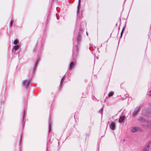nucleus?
Returning <instances> with one entry per match:
<instances>
[{
  "label": "nucleus",
  "mask_w": 151,
  "mask_h": 151,
  "mask_svg": "<svg viewBox=\"0 0 151 151\" xmlns=\"http://www.w3.org/2000/svg\"><path fill=\"white\" fill-rule=\"evenodd\" d=\"M139 128L137 127H132L130 128V130L131 132L133 133L136 132L139 129Z\"/></svg>",
  "instance_id": "1"
},
{
  "label": "nucleus",
  "mask_w": 151,
  "mask_h": 151,
  "mask_svg": "<svg viewBox=\"0 0 151 151\" xmlns=\"http://www.w3.org/2000/svg\"><path fill=\"white\" fill-rule=\"evenodd\" d=\"M30 81L29 80H25L22 82L23 84H25L26 85V88H27L28 87V86L29 84Z\"/></svg>",
  "instance_id": "2"
},
{
  "label": "nucleus",
  "mask_w": 151,
  "mask_h": 151,
  "mask_svg": "<svg viewBox=\"0 0 151 151\" xmlns=\"http://www.w3.org/2000/svg\"><path fill=\"white\" fill-rule=\"evenodd\" d=\"M116 125V124L115 122H112L111 124H110V127L111 129L112 130H114L115 129Z\"/></svg>",
  "instance_id": "3"
},
{
  "label": "nucleus",
  "mask_w": 151,
  "mask_h": 151,
  "mask_svg": "<svg viewBox=\"0 0 151 151\" xmlns=\"http://www.w3.org/2000/svg\"><path fill=\"white\" fill-rule=\"evenodd\" d=\"M139 109V107L138 106L136 107L135 110L132 113V115L133 116H135L138 112Z\"/></svg>",
  "instance_id": "4"
},
{
  "label": "nucleus",
  "mask_w": 151,
  "mask_h": 151,
  "mask_svg": "<svg viewBox=\"0 0 151 151\" xmlns=\"http://www.w3.org/2000/svg\"><path fill=\"white\" fill-rule=\"evenodd\" d=\"M150 146V145L148 144L147 146L144 147V148L141 150V151H148L149 150Z\"/></svg>",
  "instance_id": "5"
},
{
  "label": "nucleus",
  "mask_w": 151,
  "mask_h": 151,
  "mask_svg": "<svg viewBox=\"0 0 151 151\" xmlns=\"http://www.w3.org/2000/svg\"><path fill=\"white\" fill-rule=\"evenodd\" d=\"M81 0H78V6H77V12L78 13L79 12L80 8Z\"/></svg>",
  "instance_id": "6"
},
{
  "label": "nucleus",
  "mask_w": 151,
  "mask_h": 151,
  "mask_svg": "<svg viewBox=\"0 0 151 151\" xmlns=\"http://www.w3.org/2000/svg\"><path fill=\"white\" fill-rule=\"evenodd\" d=\"M19 45H16L14 46L12 50V51L13 52H15L16 50L19 48Z\"/></svg>",
  "instance_id": "7"
},
{
  "label": "nucleus",
  "mask_w": 151,
  "mask_h": 151,
  "mask_svg": "<svg viewBox=\"0 0 151 151\" xmlns=\"http://www.w3.org/2000/svg\"><path fill=\"white\" fill-rule=\"evenodd\" d=\"M74 63V62L73 61H72L71 62L69 68V70H70V71L71 70H72Z\"/></svg>",
  "instance_id": "8"
},
{
  "label": "nucleus",
  "mask_w": 151,
  "mask_h": 151,
  "mask_svg": "<svg viewBox=\"0 0 151 151\" xmlns=\"http://www.w3.org/2000/svg\"><path fill=\"white\" fill-rule=\"evenodd\" d=\"M124 118H125V117L124 116H120L119 119V123H121L124 119Z\"/></svg>",
  "instance_id": "9"
},
{
  "label": "nucleus",
  "mask_w": 151,
  "mask_h": 151,
  "mask_svg": "<svg viewBox=\"0 0 151 151\" xmlns=\"http://www.w3.org/2000/svg\"><path fill=\"white\" fill-rule=\"evenodd\" d=\"M65 78V76L64 75L63 78H62L61 80V82H60V86H61V84H62V83H63V81H64V79Z\"/></svg>",
  "instance_id": "10"
},
{
  "label": "nucleus",
  "mask_w": 151,
  "mask_h": 151,
  "mask_svg": "<svg viewBox=\"0 0 151 151\" xmlns=\"http://www.w3.org/2000/svg\"><path fill=\"white\" fill-rule=\"evenodd\" d=\"M38 61H37L36 62V64H35V67L34 68V69H33V72H35V69H36V67L37 66V65L38 64Z\"/></svg>",
  "instance_id": "11"
},
{
  "label": "nucleus",
  "mask_w": 151,
  "mask_h": 151,
  "mask_svg": "<svg viewBox=\"0 0 151 151\" xmlns=\"http://www.w3.org/2000/svg\"><path fill=\"white\" fill-rule=\"evenodd\" d=\"M18 43V41L17 40H15L14 42L13 43L15 45H16Z\"/></svg>",
  "instance_id": "12"
},
{
  "label": "nucleus",
  "mask_w": 151,
  "mask_h": 151,
  "mask_svg": "<svg viewBox=\"0 0 151 151\" xmlns=\"http://www.w3.org/2000/svg\"><path fill=\"white\" fill-rule=\"evenodd\" d=\"M114 94V93L113 92H111L109 94V97H111V96H112Z\"/></svg>",
  "instance_id": "13"
},
{
  "label": "nucleus",
  "mask_w": 151,
  "mask_h": 151,
  "mask_svg": "<svg viewBox=\"0 0 151 151\" xmlns=\"http://www.w3.org/2000/svg\"><path fill=\"white\" fill-rule=\"evenodd\" d=\"M99 112L100 113H101V114L102 115V112H103V108H101L100 110H99Z\"/></svg>",
  "instance_id": "14"
},
{
  "label": "nucleus",
  "mask_w": 151,
  "mask_h": 151,
  "mask_svg": "<svg viewBox=\"0 0 151 151\" xmlns=\"http://www.w3.org/2000/svg\"><path fill=\"white\" fill-rule=\"evenodd\" d=\"M13 22H14V20H12L10 22V26L11 27H12L13 25Z\"/></svg>",
  "instance_id": "15"
},
{
  "label": "nucleus",
  "mask_w": 151,
  "mask_h": 151,
  "mask_svg": "<svg viewBox=\"0 0 151 151\" xmlns=\"http://www.w3.org/2000/svg\"><path fill=\"white\" fill-rule=\"evenodd\" d=\"M148 94L150 96H151V91H149L148 92Z\"/></svg>",
  "instance_id": "16"
},
{
  "label": "nucleus",
  "mask_w": 151,
  "mask_h": 151,
  "mask_svg": "<svg viewBox=\"0 0 151 151\" xmlns=\"http://www.w3.org/2000/svg\"><path fill=\"white\" fill-rule=\"evenodd\" d=\"M81 38L80 37V36L78 38V42H79V41H80L81 40Z\"/></svg>",
  "instance_id": "17"
},
{
  "label": "nucleus",
  "mask_w": 151,
  "mask_h": 151,
  "mask_svg": "<svg viewBox=\"0 0 151 151\" xmlns=\"http://www.w3.org/2000/svg\"><path fill=\"white\" fill-rule=\"evenodd\" d=\"M24 114H25V112H24V114H23V119H22V122H23V120H24Z\"/></svg>",
  "instance_id": "18"
},
{
  "label": "nucleus",
  "mask_w": 151,
  "mask_h": 151,
  "mask_svg": "<svg viewBox=\"0 0 151 151\" xmlns=\"http://www.w3.org/2000/svg\"><path fill=\"white\" fill-rule=\"evenodd\" d=\"M51 124H50L49 125V132H50L51 130Z\"/></svg>",
  "instance_id": "19"
},
{
  "label": "nucleus",
  "mask_w": 151,
  "mask_h": 151,
  "mask_svg": "<svg viewBox=\"0 0 151 151\" xmlns=\"http://www.w3.org/2000/svg\"><path fill=\"white\" fill-rule=\"evenodd\" d=\"M123 33V32L122 31L121 33L120 37H122V36Z\"/></svg>",
  "instance_id": "20"
},
{
  "label": "nucleus",
  "mask_w": 151,
  "mask_h": 151,
  "mask_svg": "<svg viewBox=\"0 0 151 151\" xmlns=\"http://www.w3.org/2000/svg\"><path fill=\"white\" fill-rule=\"evenodd\" d=\"M148 126L151 127V122H149Z\"/></svg>",
  "instance_id": "21"
},
{
  "label": "nucleus",
  "mask_w": 151,
  "mask_h": 151,
  "mask_svg": "<svg viewBox=\"0 0 151 151\" xmlns=\"http://www.w3.org/2000/svg\"><path fill=\"white\" fill-rule=\"evenodd\" d=\"M125 27H124L123 28V29H122V31L124 32V29H125Z\"/></svg>",
  "instance_id": "22"
},
{
  "label": "nucleus",
  "mask_w": 151,
  "mask_h": 151,
  "mask_svg": "<svg viewBox=\"0 0 151 151\" xmlns=\"http://www.w3.org/2000/svg\"><path fill=\"white\" fill-rule=\"evenodd\" d=\"M86 34L87 35H88V33L87 32H86Z\"/></svg>",
  "instance_id": "23"
}]
</instances>
